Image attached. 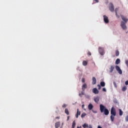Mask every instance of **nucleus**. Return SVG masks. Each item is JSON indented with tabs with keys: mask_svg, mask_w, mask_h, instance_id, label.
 Wrapping results in <instances>:
<instances>
[{
	"mask_svg": "<svg viewBox=\"0 0 128 128\" xmlns=\"http://www.w3.org/2000/svg\"><path fill=\"white\" fill-rule=\"evenodd\" d=\"M100 112H104L105 116H108L110 114V112H108V110L106 108V106L102 104H100Z\"/></svg>",
	"mask_w": 128,
	"mask_h": 128,
	"instance_id": "obj_1",
	"label": "nucleus"
},
{
	"mask_svg": "<svg viewBox=\"0 0 128 128\" xmlns=\"http://www.w3.org/2000/svg\"><path fill=\"white\" fill-rule=\"evenodd\" d=\"M110 114L111 116L110 118L112 122H114V117L116 116V111L114 108L112 107L111 108Z\"/></svg>",
	"mask_w": 128,
	"mask_h": 128,
	"instance_id": "obj_2",
	"label": "nucleus"
},
{
	"mask_svg": "<svg viewBox=\"0 0 128 128\" xmlns=\"http://www.w3.org/2000/svg\"><path fill=\"white\" fill-rule=\"evenodd\" d=\"M122 20L124 22H121V24H120L121 28H122L123 30H126V24L128 22V20L126 18V17H125V16H122Z\"/></svg>",
	"mask_w": 128,
	"mask_h": 128,
	"instance_id": "obj_3",
	"label": "nucleus"
},
{
	"mask_svg": "<svg viewBox=\"0 0 128 128\" xmlns=\"http://www.w3.org/2000/svg\"><path fill=\"white\" fill-rule=\"evenodd\" d=\"M115 68L119 74H122V69H120V68L118 66H116Z\"/></svg>",
	"mask_w": 128,
	"mask_h": 128,
	"instance_id": "obj_4",
	"label": "nucleus"
},
{
	"mask_svg": "<svg viewBox=\"0 0 128 128\" xmlns=\"http://www.w3.org/2000/svg\"><path fill=\"white\" fill-rule=\"evenodd\" d=\"M109 10L112 12H114V4L110 2L109 4Z\"/></svg>",
	"mask_w": 128,
	"mask_h": 128,
	"instance_id": "obj_5",
	"label": "nucleus"
},
{
	"mask_svg": "<svg viewBox=\"0 0 128 128\" xmlns=\"http://www.w3.org/2000/svg\"><path fill=\"white\" fill-rule=\"evenodd\" d=\"M98 52L101 56H104V48L102 47H99Z\"/></svg>",
	"mask_w": 128,
	"mask_h": 128,
	"instance_id": "obj_6",
	"label": "nucleus"
},
{
	"mask_svg": "<svg viewBox=\"0 0 128 128\" xmlns=\"http://www.w3.org/2000/svg\"><path fill=\"white\" fill-rule=\"evenodd\" d=\"M82 128H92V124H84L82 125Z\"/></svg>",
	"mask_w": 128,
	"mask_h": 128,
	"instance_id": "obj_7",
	"label": "nucleus"
},
{
	"mask_svg": "<svg viewBox=\"0 0 128 128\" xmlns=\"http://www.w3.org/2000/svg\"><path fill=\"white\" fill-rule=\"evenodd\" d=\"M104 20L105 24H108L110 20H108V16H104Z\"/></svg>",
	"mask_w": 128,
	"mask_h": 128,
	"instance_id": "obj_8",
	"label": "nucleus"
},
{
	"mask_svg": "<svg viewBox=\"0 0 128 128\" xmlns=\"http://www.w3.org/2000/svg\"><path fill=\"white\" fill-rule=\"evenodd\" d=\"M92 91V93L95 94H98V90L96 88H93Z\"/></svg>",
	"mask_w": 128,
	"mask_h": 128,
	"instance_id": "obj_9",
	"label": "nucleus"
},
{
	"mask_svg": "<svg viewBox=\"0 0 128 128\" xmlns=\"http://www.w3.org/2000/svg\"><path fill=\"white\" fill-rule=\"evenodd\" d=\"M94 101L96 104H98V102H100V97L97 96L94 98Z\"/></svg>",
	"mask_w": 128,
	"mask_h": 128,
	"instance_id": "obj_10",
	"label": "nucleus"
},
{
	"mask_svg": "<svg viewBox=\"0 0 128 128\" xmlns=\"http://www.w3.org/2000/svg\"><path fill=\"white\" fill-rule=\"evenodd\" d=\"M109 70H110V73L112 72H114V66H111Z\"/></svg>",
	"mask_w": 128,
	"mask_h": 128,
	"instance_id": "obj_11",
	"label": "nucleus"
},
{
	"mask_svg": "<svg viewBox=\"0 0 128 128\" xmlns=\"http://www.w3.org/2000/svg\"><path fill=\"white\" fill-rule=\"evenodd\" d=\"M96 84V78L93 77L92 79V84Z\"/></svg>",
	"mask_w": 128,
	"mask_h": 128,
	"instance_id": "obj_12",
	"label": "nucleus"
},
{
	"mask_svg": "<svg viewBox=\"0 0 128 128\" xmlns=\"http://www.w3.org/2000/svg\"><path fill=\"white\" fill-rule=\"evenodd\" d=\"M94 108V106H92V104H90L88 106V108L89 110H92Z\"/></svg>",
	"mask_w": 128,
	"mask_h": 128,
	"instance_id": "obj_13",
	"label": "nucleus"
},
{
	"mask_svg": "<svg viewBox=\"0 0 128 128\" xmlns=\"http://www.w3.org/2000/svg\"><path fill=\"white\" fill-rule=\"evenodd\" d=\"M87 88L88 86L86 84H84L82 86V90H83V92H84V90H86V88Z\"/></svg>",
	"mask_w": 128,
	"mask_h": 128,
	"instance_id": "obj_14",
	"label": "nucleus"
},
{
	"mask_svg": "<svg viewBox=\"0 0 128 128\" xmlns=\"http://www.w3.org/2000/svg\"><path fill=\"white\" fill-rule=\"evenodd\" d=\"M60 122H58L55 124V128H60Z\"/></svg>",
	"mask_w": 128,
	"mask_h": 128,
	"instance_id": "obj_15",
	"label": "nucleus"
},
{
	"mask_svg": "<svg viewBox=\"0 0 128 128\" xmlns=\"http://www.w3.org/2000/svg\"><path fill=\"white\" fill-rule=\"evenodd\" d=\"M78 116H80V112H78V109H77V112L76 115V118H78Z\"/></svg>",
	"mask_w": 128,
	"mask_h": 128,
	"instance_id": "obj_16",
	"label": "nucleus"
},
{
	"mask_svg": "<svg viewBox=\"0 0 128 128\" xmlns=\"http://www.w3.org/2000/svg\"><path fill=\"white\" fill-rule=\"evenodd\" d=\"M120 64V60L118 58L116 61V64Z\"/></svg>",
	"mask_w": 128,
	"mask_h": 128,
	"instance_id": "obj_17",
	"label": "nucleus"
},
{
	"mask_svg": "<svg viewBox=\"0 0 128 128\" xmlns=\"http://www.w3.org/2000/svg\"><path fill=\"white\" fill-rule=\"evenodd\" d=\"M100 84L101 86H106V83L104 82H100Z\"/></svg>",
	"mask_w": 128,
	"mask_h": 128,
	"instance_id": "obj_18",
	"label": "nucleus"
},
{
	"mask_svg": "<svg viewBox=\"0 0 128 128\" xmlns=\"http://www.w3.org/2000/svg\"><path fill=\"white\" fill-rule=\"evenodd\" d=\"M64 112L65 114H67V116H68V114H70V112H68V108L65 109Z\"/></svg>",
	"mask_w": 128,
	"mask_h": 128,
	"instance_id": "obj_19",
	"label": "nucleus"
},
{
	"mask_svg": "<svg viewBox=\"0 0 128 128\" xmlns=\"http://www.w3.org/2000/svg\"><path fill=\"white\" fill-rule=\"evenodd\" d=\"M82 64H83V66H88V62L86 61V60H84L82 62Z\"/></svg>",
	"mask_w": 128,
	"mask_h": 128,
	"instance_id": "obj_20",
	"label": "nucleus"
},
{
	"mask_svg": "<svg viewBox=\"0 0 128 128\" xmlns=\"http://www.w3.org/2000/svg\"><path fill=\"white\" fill-rule=\"evenodd\" d=\"M118 10H120V8H117L115 9V12H116V16H118Z\"/></svg>",
	"mask_w": 128,
	"mask_h": 128,
	"instance_id": "obj_21",
	"label": "nucleus"
},
{
	"mask_svg": "<svg viewBox=\"0 0 128 128\" xmlns=\"http://www.w3.org/2000/svg\"><path fill=\"white\" fill-rule=\"evenodd\" d=\"M120 56V52L118 51V50H116V56Z\"/></svg>",
	"mask_w": 128,
	"mask_h": 128,
	"instance_id": "obj_22",
	"label": "nucleus"
},
{
	"mask_svg": "<svg viewBox=\"0 0 128 128\" xmlns=\"http://www.w3.org/2000/svg\"><path fill=\"white\" fill-rule=\"evenodd\" d=\"M74 126H76V121L74 120L72 124V128H74Z\"/></svg>",
	"mask_w": 128,
	"mask_h": 128,
	"instance_id": "obj_23",
	"label": "nucleus"
},
{
	"mask_svg": "<svg viewBox=\"0 0 128 128\" xmlns=\"http://www.w3.org/2000/svg\"><path fill=\"white\" fill-rule=\"evenodd\" d=\"M126 86H124L122 88V92H126Z\"/></svg>",
	"mask_w": 128,
	"mask_h": 128,
	"instance_id": "obj_24",
	"label": "nucleus"
},
{
	"mask_svg": "<svg viewBox=\"0 0 128 128\" xmlns=\"http://www.w3.org/2000/svg\"><path fill=\"white\" fill-rule=\"evenodd\" d=\"M119 114L120 116H122V110L120 109L119 110Z\"/></svg>",
	"mask_w": 128,
	"mask_h": 128,
	"instance_id": "obj_25",
	"label": "nucleus"
},
{
	"mask_svg": "<svg viewBox=\"0 0 128 128\" xmlns=\"http://www.w3.org/2000/svg\"><path fill=\"white\" fill-rule=\"evenodd\" d=\"M85 116H86V113H82L81 115V118H84Z\"/></svg>",
	"mask_w": 128,
	"mask_h": 128,
	"instance_id": "obj_26",
	"label": "nucleus"
},
{
	"mask_svg": "<svg viewBox=\"0 0 128 128\" xmlns=\"http://www.w3.org/2000/svg\"><path fill=\"white\" fill-rule=\"evenodd\" d=\"M126 64L128 66V60H126Z\"/></svg>",
	"mask_w": 128,
	"mask_h": 128,
	"instance_id": "obj_27",
	"label": "nucleus"
},
{
	"mask_svg": "<svg viewBox=\"0 0 128 128\" xmlns=\"http://www.w3.org/2000/svg\"><path fill=\"white\" fill-rule=\"evenodd\" d=\"M98 90H100V88H102V87L100 86V84H98Z\"/></svg>",
	"mask_w": 128,
	"mask_h": 128,
	"instance_id": "obj_28",
	"label": "nucleus"
},
{
	"mask_svg": "<svg viewBox=\"0 0 128 128\" xmlns=\"http://www.w3.org/2000/svg\"><path fill=\"white\" fill-rule=\"evenodd\" d=\"M62 108H66V104H64L62 106Z\"/></svg>",
	"mask_w": 128,
	"mask_h": 128,
	"instance_id": "obj_29",
	"label": "nucleus"
},
{
	"mask_svg": "<svg viewBox=\"0 0 128 128\" xmlns=\"http://www.w3.org/2000/svg\"><path fill=\"white\" fill-rule=\"evenodd\" d=\"M88 56H92V53L90 52H88Z\"/></svg>",
	"mask_w": 128,
	"mask_h": 128,
	"instance_id": "obj_30",
	"label": "nucleus"
},
{
	"mask_svg": "<svg viewBox=\"0 0 128 128\" xmlns=\"http://www.w3.org/2000/svg\"><path fill=\"white\" fill-rule=\"evenodd\" d=\"M82 82H85L84 78H82Z\"/></svg>",
	"mask_w": 128,
	"mask_h": 128,
	"instance_id": "obj_31",
	"label": "nucleus"
},
{
	"mask_svg": "<svg viewBox=\"0 0 128 128\" xmlns=\"http://www.w3.org/2000/svg\"><path fill=\"white\" fill-rule=\"evenodd\" d=\"M114 85L115 86V88H116V82H114Z\"/></svg>",
	"mask_w": 128,
	"mask_h": 128,
	"instance_id": "obj_32",
	"label": "nucleus"
},
{
	"mask_svg": "<svg viewBox=\"0 0 128 128\" xmlns=\"http://www.w3.org/2000/svg\"><path fill=\"white\" fill-rule=\"evenodd\" d=\"M102 91L106 92V88H102Z\"/></svg>",
	"mask_w": 128,
	"mask_h": 128,
	"instance_id": "obj_33",
	"label": "nucleus"
},
{
	"mask_svg": "<svg viewBox=\"0 0 128 128\" xmlns=\"http://www.w3.org/2000/svg\"><path fill=\"white\" fill-rule=\"evenodd\" d=\"M126 122H128V116H126Z\"/></svg>",
	"mask_w": 128,
	"mask_h": 128,
	"instance_id": "obj_34",
	"label": "nucleus"
},
{
	"mask_svg": "<svg viewBox=\"0 0 128 128\" xmlns=\"http://www.w3.org/2000/svg\"><path fill=\"white\" fill-rule=\"evenodd\" d=\"M125 84H126V86H128V80H126V81L125 82Z\"/></svg>",
	"mask_w": 128,
	"mask_h": 128,
	"instance_id": "obj_35",
	"label": "nucleus"
},
{
	"mask_svg": "<svg viewBox=\"0 0 128 128\" xmlns=\"http://www.w3.org/2000/svg\"><path fill=\"white\" fill-rule=\"evenodd\" d=\"M84 91L82 92L81 94H82V96H84Z\"/></svg>",
	"mask_w": 128,
	"mask_h": 128,
	"instance_id": "obj_36",
	"label": "nucleus"
},
{
	"mask_svg": "<svg viewBox=\"0 0 128 128\" xmlns=\"http://www.w3.org/2000/svg\"><path fill=\"white\" fill-rule=\"evenodd\" d=\"M96 2H98V0H94Z\"/></svg>",
	"mask_w": 128,
	"mask_h": 128,
	"instance_id": "obj_37",
	"label": "nucleus"
},
{
	"mask_svg": "<svg viewBox=\"0 0 128 128\" xmlns=\"http://www.w3.org/2000/svg\"><path fill=\"white\" fill-rule=\"evenodd\" d=\"M70 120V116H68L67 120Z\"/></svg>",
	"mask_w": 128,
	"mask_h": 128,
	"instance_id": "obj_38",
	"label": "nucleus"
},
{
	"mask_svg": "<svg viewBox=\"0 0 128 128\" xmlns=\"http://www.w3.org/2000/svg\"><path fill=\"white\" fill-rule=\"evenodd\" d=\"M84 108V104L82 105V108Z\"/></svg>",
	"mask_w": 128,
	"mask_h": 128,
	"instance_id": "obj_39",
	"label": "nucleus"
},
{
	"mask_svg": "<svg viewBox=\"0 0 128 128\" xmlns=\"http://www.w3.org/2000/svg\"><path fill=\"white\" fill-rule=\"evenodd\" d=\"M56 119L60 118V116H57L56 118Z\"/></svg>",
	"mask_w": 128,
	"mask_h": 128,
	"instance_id": "obj_40",
	"label": "nucleus"
},
{
	"mask_svg": "<svg viewBox=\"0 0 128 128\" xmlns=\"http://www.w3.org/2000/svg\"><path fill=\"white\" fill-rule=\"evenodd\" d=\"M77 128H82V126H78Z\"/></svg>",
	"mask_w": 128,
	"mask_h": 128,
	"instance_id": "obj_41",
	"label": "nucleus"
},
{
	"mask_svg": "<svg viewBox=\"0 0 128 128\" xmlns=\"http://www.w3.org/2000/svg\"><path fill=\"white\" fill-rule=\"evenodd\" d=\"M98 128H102L100 126H98Z\"/></svg>",
	"mask_w": 128,
	"mask_h": 128,
	"instance_id": "obj_42",
	"label": "nucleus"
},
{
	"mask_svg": "<svg viewBox=\"0 0 128 128\" xmlns=\"http://www.w3.org/2000/svg\"><path fill=\"white\" fill-rule=\"evenodd\" d=\"M79 96H80V94H79Z\"/></svg>",
	"mask_w": 128,
	"mask_h": 128,
	"instance_id": "obj_43",
	"label": "nucleus"
},
{
	"mask_svg": "<svg viewBox=\"0 0 128 128\" xmlns=\"http://www.w3.org/2000/svg\"><path fill=\"white\" fill-rule=\"evenodd\" d=\"M103 16H106L104 15Z\"/></svg>",
	"mask_w": 128,
	"mask_h": 128,
	"instance_id": "obj_44",
	"label": "nucleus"
}]
</instances>
